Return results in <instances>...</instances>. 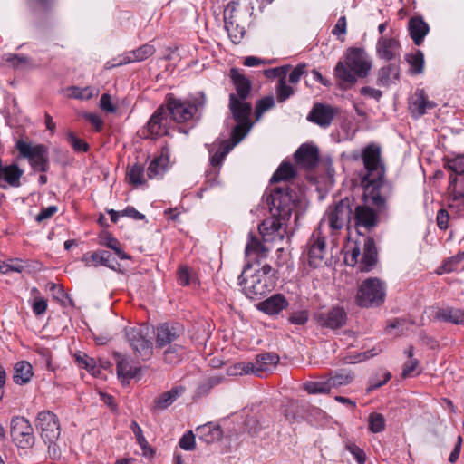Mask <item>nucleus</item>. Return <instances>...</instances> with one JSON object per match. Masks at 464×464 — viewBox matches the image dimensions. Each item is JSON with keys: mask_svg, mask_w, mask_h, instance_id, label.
I'll list each match as a JSON object with an SVG mask.
<instances>
[{"mask_svg": "<svg viewBox=\"0 0 464 464\" xmlns=\"http://www.w3.org/2000/svg\"><path fill=\"white\" fill-rule=\"evenodd\" d=\"M297 202L295 191L286 184L276 187L266 198L271 218L258 225V231L264 242L282 241L285 229V222L289 220Z\"/></svg>", "mask_w": 464, "mask_h": 464, "instance_id": "nucleus-1", "label": "nucleus"}, {"mask_svg": "<svg viewBox=\"0 0 464 464\" xmlns=\"http://www.w3.org/2000/svg\"><path fill=\"white\" fill-rule=\"evenodd\" d=\"M392 189L385 186L377 189V187L368 186L363 188L362 202L353 203V222L354 228L371 231L381 222L382 217H387L388 200L392 197Z\"/></svg>", "mask_w": 464, "mask_h": 464, "instance_id": "nucleus-2", "label": "nucleus"}, {"mask_svg": "<svg viewBox=\"0 0 464 464\" xmlns=\"http://www.w3.org/2000/svg\"><path fill=\"white\" fill-rule=\"evenodd\" d=\"M372 68V60L362 48H350L344 62L339 61L334 68V76L342 89H348L355 84L358 78L368 76Z\"/></svg>", "mask_w": 464, "mask_h": 464, "instance_id": "nucleus-3", "label": "nucleus"}, {"mask_svg": "<svg viewBox=\"0 0 464 464\" xmlns=\"http://www.w3.org/2000/svg\"><path fill=\"white\" fill-rule=\"evenodd\" d=\"M276 273V270L268 264L252 272V265L247 263L238 277L243 293L249 299H260L275 289L277 281Z\"/></svg>", "mask_w": 464, "mask_h": 464, "instance_id": "nucleus-4", "label": "nucleus"}, {"mask_svg": "<svg viewBox=\"0 0 464 464\" xmlns=\"http://www.w3.org/2000/svg\"><path fill=\"white\" fill-rule=\"evenodd\" d=\"M206 102L207 98L203 92L188 98H177L174 94L169 93L166 96L164 107L174 122L182 123L198 121Z\"/></svg>", "mask_w": 464, "mask_h": 464, "instance_id": "nucleus-5", "label": "nucleus"}, {"mask_svg": "<svg viewBox=\"0 0 464 464\" xmlns=\"http://www.w3.org/2000/svg\"><path fill=\"white\" fill-rule=\"evenodd\" d=\"M381 146L376 143H370L362 151V160L364 169L361 173L362 185L364 188L368 186L389 187L392 190V186L384 179L385 166L381 159Z\"/></svg>", "mask_w": 464, "mask_h": 464, "instance_id": "nucleus-6", "label": "nucleus"}, {"mask_svg": "<svg viewBox=\"0 0 464 464\" xmlns=\"http://www.w3.org/2000/svg\"><path fill=\"white\" fill-rule=\"evenodd\" d=\"M385 295L384 284L378 278H368L359 286L355 300L361 307H377L384 303Z\"/></svg>", "mask_w": 464, "mask_h": 464, "instance_id": "nucleus-7", "label": "nucleus"}, {"mask_svg": "<svg viewBox=\"0 0 464 464\" xmlns=\"http://www.w3.org/2000/svg\"><path fill=\"white\" fill-rule=\"evenodd\" d=\"M148 330L144 325L126 327L124 330L125 337L136 358L143 362L150 360L153 354L152 342L147 338Z\"/></svg>", "mask_w": 464, "mask_h": 464, "instance_id": "nucleus-8", "label": "nucleus"}, {"mask_svg": "<svg viewBox=\"0 0 464 464\" xmlns=\"http://www.w3.org/2000/svg\"><path fill=\"white\" fill-rule=\"evenodd\" d=\"M10 437L13 443L22 450L32 449L35 442L34 428L24 416H14L10 421Z\"/></svg>", "mask_w": 464, "mask_h": 464, "instance_id": "nucleus-9", "label": "nucleus"}, {"mask_svg": "<svg viewBox=\"0 0 464 464\" xmlns=\"http://www.w3.org/2000/svg\"><path fill=\"white\" fill-rule=\"evenodd\" d=\"M354 198L345 197L334 206H330L325 213L329 227L333 230H340L353 222Z\"/></svg>", "mask_w": 464, "mask_h": 464, "instance_id": "nucleus-10", "label": "nucleus"}, {"mask_svg": "<svg viewBox=\"0 0 464 464\" xmlns=\"http://www.w3.org/2000/svg\"><path fill=\"white\" fill-rule=\"evenodd\" d=\"M35 427L44 442L57 441L61 434L59 418L51 411H41L35 419Z\"/></svg>", "mask_w": 464, "mask_h": 464, "instance_id": "nucleus-11", "label": "nucleus"}, {"mask_svg": "<svg viewBox=\"0 0 464 464\" xmlns=\"http://www.w3.org/2000/svg\"><path fill=\"white\" fill-rule=\"evenodd\" d=\"M16 148L20 154L29 160L32 168L36 171L46 172L49 169L48 150L44 145L32 146L19 140Z\"/></svg>", "mask_w": 464, "mask_h": 464, "instance_id": "nucleus-12", "label": "nucleus"}, {"mask_svg": "<svg viewBox=\"0 0 464 464\" xmlns=\"http://www.w3.org/2000/svg\"><path fill=\"white\" fill-rule=\"evenodd\" d=\"M448 208L457 218H464V177L450 176Z\"/></svg>", "mask_w": 464, "mask_h": 464, "instance_id": "nucleus-13", "label": "nucleus"}, {"mask_svg": "<svg viewBox=\"0 0 464 464\" xmlns=\"http://www.w3.org/2000/svg\"><path fill=\"white\" fill-rule=\"evenodd\" d=\"M169 134V119L164 105L160 106L150 116L142 131L145 139H158Z\"/></svg>", "mask_w": 464, "mask_h": 464, "instance_id": "nucleus-14", "label": "nucleus"}, {"mask_svg": "<svg viewBox=\"0 0 464 464\" xmlns=\"http://www.w3.org/2000/svg\"><path fill=\"white\" fill-rule=\"evenodd\" d=\"M314 320L322 328L337 330L345 325L347 314L343 307L334 306L325 311L316 312Z\"/></svg>", "mask_w": 464, "mask_h": 464, "instance_id": "nucleus-15", "label": "nucleus"}, {"mask_svg": "<svg viewBox=\"0 0 464 464\" xmlns=\"http://www.w3.org/2000/svg\"><path fill=\"white\" fill-rule=\"evenodd\" d=\"M326 254L325 238L320 233L314 232L306 245V255L309 266L316 268L323 265Z\"/></svg>", "mask_w": 464, "mask_h": 464, "instance_id": "nucleus-16", "label": "nucleus"}, {"mask_svg": "<svg viewBox=\"0 0 464 464\" xmlns=\"http://www.w3.org/2000/svg\"><path fill=\"white\" fill-rule=\"evenodd\" d=\"M338 113V109L328 104L317 102L314 104L312 110L307 115V121L322 128L329 127L334 116Z\"/></svg>", "mask_w": 464, "mask_h": 464, "instance_id": "nucleus-17", "label": "nucleus"}, {"mask_svg": "<svg viewBox=\"0 0 464 464\" xmlns=\"http://www.w3.org/2000/svg\"><path fill=\"white\" fill-rule=\"evenodd\" d=\"M184 333V328L179 323H165L156 329V347L163 348L178 340Z\"/></svg>", "mask_w": 464, "mask_h": 464, "instance_id": "nucleus-18", "label": "nucleus"}, {"mask_svg": "<svg viewBox=\"0 0 464 464\" xmlns=\"http://www.w3.org/2000/svg\"><path fill=\"white\" fill-rule=\"evenodd\" d=\"M155 52L156 49L154 45L150 44H145L135 50L125 53L123 55L120 57L117 63H112L111 61H109L106 63V68L111 69L113 67L120 66L122 64L142 62L148 59L149 57L152 56L155 53Z\"/></svg>", "mask_w": 464, "mask_h": 464, "instance_id": "nucleus-19", "label": "nucleus"}, {"mask_svg": "<svg viewBox=\"0 0 464 464\" xmlns=\"http://www.w3.org/2000/svg\"><path fill=\"white\" fill-rule=\"evenodd\" d=\"M296 164L304 169H314L319 161L318 148L310 143L302 144L294 154Z\"/></svg>", "mask_w": 464, "mask_h": 464, "instance_id": "nucleus-20", "label": "nucleus"}, {"mask_svg": "<svg viewBox=\"0 0 464 464\" xmlns=\"http://www.w3.org/2000/svg\"><path fill=\"white\" fill-rule=\"evenodd\" d=\"M82 261L86 266H104L114 271H118L120 267L118 261L107 250H98L84 254Z\"/></svg>", "mask_w": 464, "mask_h": 464, "instance_id": "nucleus-21", "label": "nucleus"}, {"mask_svg": "<svg viewBox=\"0 0 464 464\" xmlns=\"http://www.w3.org/2000/svg\"><path fill=\"white\" fill-rule=\"evenodd\" d=\"M246 100L239 99L235 93L229 94L228 108L235 121H251L252 104Z\"/></svg>", "mask_w": 464, "mask_h": 464, "instance_id": "nucleus-22", "label": "nucleus"}, {"mask_svg": "<svg viewBox=\"0 0 464 464\" xmlns=\"http://www.w3.org/2000/svg\"><path fill=\"white\" fill-rule=\"evenodd\" d=\"M378 252L375 241L371 237H366L363 244L362 258L359 262V268L362 272L371 271L377 264Z\"/></svg>", "mask_w": 464, "mask_h": 464, "instance_id": "nucleus-23", "label": "nucleus"}, {"mask_svg": "<svg viewBox=\"0 0 464 464\" xmlns=\"http://www.w3.org/2000/svg\"><path fill=\"white\" fill-rule=\"evenodd\" d=\"M279 356L275 353H259L256 356V362H253L252 374L258 377H264L267 372L272 371L279 362Z\"/></svg>", "mask_w": 464, "mask_h": 464, "instance_id": "nucleus-24", "label": "nucleus"}, {"mask_svg": "<svg viewBox=\"0 0 464 464\" xmlns=\"http://www.w3.org/2000/svg\"><path fill=\"white\" fill-rule=\"evenodd\" d=\"M400 49L401 45L398 40L384 36L379 38L376 45L378 56L386 61H392L400 57Z\"/></svg>", "mask_w": 464, "mask_h": 464, "instance_id": "nucleus-25", "label": "nucleus"}, {"mask_svg": "<svg viewBox=\"0 0 464 464\" xmlns=\"http://www.w3.org/2000/svg\"><path fill=\"white\" fill-rule=\"evenodd\" d=\"M408 31L414 44L420 46L429 34L430 26L421 16H413L408 22Z\"/></svg>", "mask_w": 464, "mask_h": 464, "instance_id": "nucleus-26", "label": "nucleus"}, {"mask_svg": "<svg viewBox=\"0 0 464 464\" xmlns=\"http://www.w3.org/2000/svg\"><path fill=\"white\" fill-rule=\"evenodd\" d=\"M288 306V301L282 294H276L257 304V309L269 315L278 314Z\"/></svg>", "mask_w": 464, "mask_h": 464, "instance_id": "nucleus-27", "label": "nucleus"}, {"mask_svg": "<svg viewBox=\"0 0 464 464\" xmlns=\"http://www.w3.org/2000/svg\"><path fill=\"white\" fill-rule=\"evenodd\" d=\"M229 77L236 88L235 93L239 99H247L250 95L252 84L251 81L246 77L237 68H231Z\"/></svg>", "mask_w": 464, "mask_h": 464, "instance_id": "nucleus-28", "label": "nucleus"}, {"mask_svg": "<svg viewBox=\"0 0 464 464\" xmlns=\"http://www.w3.org/2000/svg\"><path fill=\"white\" fill-rule=\"evenodd\" d=\"M259 237L253 232H249L247 236V243L245 248V254L247 256L255 255L257 259L267 257L269 248L266 246Z\"/></svg>", "mask_w": 464, "mask_h": 464, "instance_id": "nucleus-29", "label": "nucleus"}, {"mask_svg": "<svg viewBox=\"0 0 464 464\" xmlns=\"http://www.w3.org/2000/svg\"><path fill=\"white\" fill-rule=\"evenodd\" d=\"M196 431L199 440H203L207 444L218 441L223 436L221 427L218 424H215L213 422H208L207 424L198 426Z\"/></svg>", "mask_w": 464, "mask_h": 464, "instance_id": "nucleus-30", "label": "nucleus"}, {"mask_svg": "<svg viewBox=\"0 0 464 464\" xmlns=\"http://www.w3.org/2000/svg\"><path fill=\"white\" fill-rule=\"evenodd\" d=\"M435 318L441 322L464 324V310L451 306L440 307L436 312Z\"/></svg>", "mask_w": 464, "mask_h": 464, "instance_id": "nucleus-31", "label": "nucleus"}, {"mask_svg": "<svg viewBox=\"0 0 464 464\" xmlns=\"http://www.w3.org/2000/svg\"><path fill=\"white\" fill-rule=\"evenodd\" d=\"M23 174L24 171L16 164H0V181H5L11 187L17 188L21 185L20 179Z\"/></svg>", "mask_w": 464, "mask_h": 464, "instance_id": "nucleus-32", "label": "nucleus"}, {"mask_svg": "<svg viewBox=\"0 0 464 464\" xmlns=\"http://www.w3.org/2000/svg\"><path fill=\"white\" fill-rule=\"evenodd\" d=\"M185 392L183 386H175L169 391L163 392L155 399V408L159 410H165L170 406L178 398H179Z\"/></svg>", "mask_w": 464, "mask_h": 464, "instance_id": "nucleus-33", "label": "nucleus"}, {"mask_svg": "<svg viewBox=\"0 0 464 464\" xmlns=\"http://www.w3.org/2000/svg\"><path fill=\"white\" fill-rule=\"evenodd\" d=\"M33 367L26 361H20L14 366L13 380L18 385L28 383L33 377Z\"/></svg>", "mask_w": 464, "mask_h": 464, "instance_id": "nucleus-34", "label": "nucleus"}, {"mask_svg": "<svg viewBox=\"0 0 464 464\" xmlns=\"http://www.w3.org/2000/svg\"><path fill=\"white\" fill-rule=\"evenodd\" d=\"M400 78V67L398 64L390 63L382 67L378 72V84L389 86Z\"/></svg>", "mask_w": 464, "mask_h": 464, "instance_id": "nucleus-35", "label": "nucleus"}, {"mask_svg": "<svg viewBox=\"0 0 464 464\" xmlns=\"http://www.w3.org/2000/svg\"><path fill=\"white\" fill-rule=\"evenodd\" d=\"M169 157L161 154L156 157L149 165L147 169V176L150 179H159L163 176L169 164Z\"/></svg>", "mask_w": 464, "mask_h": 464, "instance_id": "nucleus-36", "label": "nucleus"}, {"mask_svg": "<svg viewBox=\"0 0 464 464\" xmlns=\"http://www.w3.org/2000/svg\"><path fill=\"white\" fill-rule=\"evenodd\" d=\"M296 176V170L292 163L283 161L273 174L270 182L277 183L280 181H288Z\"/></svg>", "mask_w": 464, "mask_h": 464, "instance_id": "nucleus-37", "label": "nucleus"}, {"mask_svg": "<svg viewBox=\"0 0 464 464\" xmlns=\"http://www.w3.org/2000/svg\"><path fill=\"white\" fill-rule=\"evenodd\" d=\"M126 179L128 182L134 187L144 185L146 183V178L144 175L143 166L139 163H135L132 166H128Z\"/></svg>", "mask_w": 464, "mask_h": 464, "instance_id": "nucleus-38", "label": "nucleus"}, {"mask_svg": "<svg viewBox=\"0 0 464 464\" xmlns=\"http://www.w3.org/2000/svg\"><path fill=\"white\" fill-rule=\"evenodd\" d=\"M117 374L119 378L129 380L136 377L141 371V367H131L126 357L121 358L116 365Z\"/></svg>", "mask_w": 464, "mask_h": 464, "instance_id": "nucleus-39", "label": "nucleus"}, {"mask_svg": "<svg viewBox=\"0 0 464 464\" xmlns=\"http://www.w3.org/2000/svg\"><path fill=\"white\" fill-rule=\"evenodd\" d=\"M435 107V103L427 99V97L423 94V92H420V94L417 95L416 100L411 106V113L414 117L419 118L424 115L428 109H433Z\"/></svg>", "mask_w": 464, "mask_h": 464, "instance_id": "nucleus-40", "label": "nucleus"}, {"mask_svg": "<svg viewBox=\"0 0 464 464\" xmlns=\"http://www.w3.org/2000/svg\"><path fill=\"white\" fill-rule=\"evenodd\" d=\"M406 62L411 65V72L414 74H420L424 68V55L420 50L405 55Z\"/></svg>", "mask_w": 464, "mask_h": 464, "instance_id": "nucleus-41", "label": "nucleus"}, {"mask_svg": "<svg viewBox=\"0 0 464 464\" xmlns=\"http://www.w3.org/2000/svg\"><path fill=\"white\" fill-rule=\"evenodd\" d=\"M237 124L232 129L231 132V140L232 144L236 145L239 143L249 132L251 130L253 123L251 121H236Z\"/></svg>", "mask_w": 464, "mask_h": 464, "instance_id": "nucleus-42", "label": "nucleus"}, {"mask_svg": "<svg viewBox=\"0 0 464 464\" xmlns=\"http://www.w3.org/2000/svg\"><path fill=\"white\" fill-rule=\"evenodd\" d=\"M28 8L34 14H47L55 5V0H27Z\"/></svg>", "mask_w": 464, "mask_h": 464, "instance_id": "nucleus-43", "label": "nucleus"}, {"mask_svg": "<svg viewBox=\"0 0 464 464\" xmlns=\"http://www.w3.org/2000/svg\"><path fill=\"white\" fill-rule=\"evenodd\" d=\"M102 245L106 246L108 248L112 249L115 254L121 260H129L130 259V256L123 251L121 248V243L117 238L112 237L111 234H106L102 238Z\"/></svg>", "mask_w": 464, "mask_h": 464, "instance_id": "nucleus-44", "label": "nucleus"}, {"mask_svg": "<svg viewBox=\"0 0 464 464\" xmlns=\"http://www.w3.org/2000/svg\"><path fill=\"white\" fill-rule=\"evenodd\" d=\"M386 420L382 413L372 412L368 417V429L372 433H380L385 430Z\"/></svg>", "mask_w": 464, "mask_h": 464, "instance_id": "nucleus-45", "label": "nucleus"}, {"mask_svg": "<svg viewBox=\"0 0 464 464\" xmlns=\"http://www.w3.org/2000/svg\"><path fill=\"white\" fill-rule=\"evenodd\" d=\"M444 166L455 174H464V154L456 155L452 158H444Z\"/></svg>", "mask_w": 464, "mask_h": 464, "instance_id": "nucleus-46", "label": "nucleus"}, {"mask_svg": "<svg viewBox=\"0 0 464 464\" xmlns=\"http://www.w3.org/2000/svg\"><path fill=\"white\" fill-rule=\"evenodd\" d=\"M252 362H240L229 366L227 369V373L229 376H241L244 374H252L253 371Z\"/></svg>", "mask_w": 464, "mask_h": 464, "instance_id": "nucleus-47", "label": "nucleus"}, {"mask_svg": "<svg viewBox=\"0 0 464 464\" xmlns=\"http://www.w3.org/2000/svg\"><path fill=\"white\" fill-rule=\"evenodd\" d=\"M233 145L224 141L220 144L219 149L211 155L210 157V164L213 167H220L226 156L232 150Z\"/></svg>", "mask_w": 464, "mask_h": 464, "instance_id": "nucleus-48", "label": "nucleus"}, {"mask_svg": "<svg viewBox=\"0 0 464 464\" xmlns=\"http://www.w3.org/2000/svg\"><path fill=\"white\" fill-rule=\"evenodd\" d=\"M353 380V373L351 372H335L328 379L331 388H337L347 385Z\"/></svg>", "mask_w": 464, "mask_h": 464, "instance_id": "nucleus-49", "label": "nucleus"}, {"mask_svg": "<svg viewBox=\"0 0 464 464\" xmlns=\"http://www.w3.org/2000/svg\"><path fill=\"white\" fill-rule=\"evenodd\" d=\"M293 87L287 85L285 78L278 80L276 86V99L278 102H284L294 94Z\"/></svg>", "mask_w": 464, "mask_h": 464, "instance_id": "nucleus-50", "label": "nucleus"}, {"mask_svg": "<svg viewBox=\"0 0 464 464\" xmlns=\"http://www.w3.org/2000/svg\"><path fill=\"white\" fill-rule=\"evenodd\" d=\"M305 391L310 394L329 393L331 386L329 382H308L304 384Z\"/></svg>", "mask_w": 464, "mask_h": 464, "instance_id": "nucleus-51", "label": "nucleus"}, {"mask_svg": "<svg viewBox=\"0 0 464 464\" xmlns=\"http://www.w3.org/2000/svg\"><path fill=\"white\" fill-rule=\"evenodd\" d=\"M66 139L76 152L88 151L89 145L82 139L78 138L72 131L67 132Z\"/></svg>", "mask_w": 464, "mask_h": 464, "instance_id": "nucleus-52", "label": "nucleus"}, {"mask_svg": "<svg viewBox=\"0 0 464 464\" xmlns=\"http://www.w3.org/2000/svg\"><path fill=\"white\" fill-rule=\"evenodd\" d=\"M275 106V100L273 96H266L262 99H260L256 106L255 113L256 116V119H259L261 115L272 109Z\"/></svg>", "mask_w": 464, "mask_h": 464, "instance_id": "nucleus-53", "label": "nucleus"}, {"mask_svg": "<svg viewBox=\"0 0 464 464\" xmlns=\"http://www.w3.org/2000/svg\"><path fill=\"white\" fill-rule=\"evenodd\" d=\"M70 96L80 100H89L95 95V90L91 87L80 88L72 86L70 88Z\"/></svg>", "mask_w": 464, "mask_h": 464, "instance_id": "nucleus-54", "label": "nucleus"}, {"mask_svg": "<svg viewBox=\"0 0 464 464\" xmlns=\"http://www.w3.org/2000/svg\"><path fill=\"white\" fill-rule=\"evenodd\" d=\"M179 447L184 450H193L195 449V435L191 430L187 431L179 441Z\"/></svg>", "mask_w": 464, "mask_h": 464, "instance_id": "nucleus-55", "label": "nucleus"}, {"mask_svg": "<svg viewBox=\"0 0 464 464\" xmlns=\"http://www.w3.org/2000/svg\"><path fill=\"white\" fill-rule=\"evenodd\" d=\"M464 259V251L458 255L449 258L444 262L441 268L444 272L450 273L457 269L456 266L459 265Z\"/></svg>", "mask_w": 464, "mask_h": 464, "instance_id": "nucleus-56", "label": "nucleus"}, {"mask_svg": "<svg viewBox=\"0 0 464 464\" xmlns=\"http://www.w3.org/2000/svg\"><path fill=\"white\" fill-rule=\"evenodd\" d=\"M130 429H131L132 432L134 433L137 442L140 446V448L143 450H145L147 448H149V444H148L145 437L143 436L142 430L137 421L133 420L130 423Z\"/></svg>", "mask_w": 464, "mask_h": 464, "instance_id": "nucleus-57", "label": "nucleus"}, {"mask_svg": "<svg viewBox=\"0 0 464 464\" xmlns=\"http://www.w3.org/2000/svg\"><path fill=\"white\" fill-rule=\"evenodd\" d=\"M346 450L353 456L358 464H364L366 461L365 452L356 444L351 443L346 445Z\"/></svg>", "mask_w": 464, "mask_h": 464, "instance_id": "nucleus-58", "label": "nucleus"}, {"mask_svg": "<svg viewBox=\"0 0 464 464\" xmlns=\"http://www.w3.org/2000/svg\"><path fill=\"white\" fill-rule=\"evenodd\" d=\"M47 299L35 296L32 304L34 314L37 316L44 314L47 310Z\"/></svg>", "mask_w": 464, "mask_h": 464, "instance_id": "nucleus-59", "label": "nucleus"}, {"mask_svg": "<svg viewBox=\"0 0 464 464\" xmlns=\"http://www.w3.org/2000/svg\"><path fill=\"white\" fill-rule=\"evenodd\" d=\"M288 321L293 324L304 325L308 321V313L305 310L293 312Z\"/></svg>", "mask_w": 464, "mask_h": 464, "instance_id": "nucleus-60", "label": "nucleus"}, {"mask_svg": "<svg viewBox=\"0 0 464 464\" xmlns=\"http://www.w3.org/2000/svg\"><path fill=\"white\" fill-rule=\"evenodd\" d=\"M223 376H211L208 379H206L200 385L199 390L207 392L209 390H211L213 387L220 384L224 381Z\"/></svg>", "mask_w": 464, "mask_h": 464, "instance_id": "nucleus-61", "label": "nucleus"}, {"mask_svg": "<svg viewBox=\"0 0 464 464\" xmlns=\"http://www.w3.org/2000/svg\"><path fill=\"white\" fill-rule=\"evenodd\" d=\"M75 361L82 368L88 371H92L95 367L94 360L88 357L85 353L75 354Z\"/></svg>", "mask_w": 464, "mask_h": 464, "instance_id": "nucleus-62", "label": "nucleus"}, {"mask_svg": "<svg viewBox=\"0 0 464 464\" xmlns=\"http://www.w3.org/2000/svg\"><path fill=\"white\" fill-rule=\"evenodd\" d=\"M450 213L449 210L440 208L437 213V225L439 228L442 230H446L449 227V221H450Z\"/></svg>", "mask_w": 464, "mask_h": 464, "instance_id": "nucleus-63", "label": "nucleus"}, {"mask_svg": "<svg viewBox=\"0 0 464 464\" xmlns=\"http://www.w3.org/2000/svg\"><path fill=\"white\" fill-rule=\"evenodd\" d=\"M177 279L179 285H188L191 282V274L188 271V268L185 266H181L178 268L177 271Z\"/></svg>", "mask_w": 464, "mask_h": 464, "instance_id": "nucleus-64", "label": "nucleus"}]
</instances>
